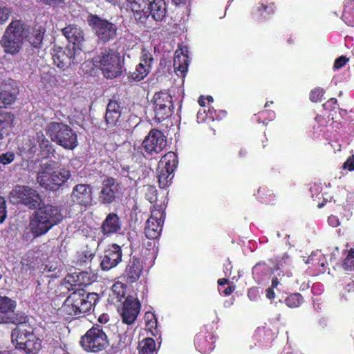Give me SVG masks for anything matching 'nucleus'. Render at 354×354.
<instances>
[{"label":"nucleus","mask_w":354,"mask_h":354,"mask_svg":"<svg viewBox=\"0 0 354 354\" xmlns=\"http://www.w3.org/2000/svg\"><path fill=\"white\" fill-rule=\"evenodd\" d=\"M44 28L36 26L30 30L29 27L21 20H13L7 27L1 45L4 50L10 54L17 53L25 41L35 48H38L43 41Z\"/></svg>","instance_id":"1"},{"label":"nucleus","mask_w":354,"mask_h":354,"mask_svg":"<svg viewBox=\"0 0 354 354\" xmlns=\"http://www.w3.org/2000/svg\"><path fill=\"white\" fill-rule=\"evenodd\" d=\"M77 275H67L64 279V285L68 289L70 288L74 291L66 299L62 305V310L71 316H77L90 311L95 305L98 295L95 292H86L82 288H76L75 278ZM78 286H80L78 284Z\"/></svg>","instance_id":"2"},{"label":"nucleus","mask_w":354,"mask_h":354,"mask_svg":"<svg viewBox=\"0 0 354 354\" xmlns=\"http://www.w3.org/2000/svg\"><path fill=\"white\" fill-rule=\"evenodd\" d=\"M63 218L59 207L46 205L39 207L30 218L28 227L34 237L46 234Z\"/></svg>","instance_id":"3"},{"label":"nucleus","mask_w":354,"mask_h":354,"mask_svg":"<svg viewBox=\"0 0 354 354\" xmlns=\"http://www.w3.org/2000/svg\"><path fill=\"white\" fill-rule=\"evenodd\" d=\"M71 176V171L65 168L55 170V162L48 160L40 165L37 181L42 187L55 190L62 186Z\"/></svg>","instance_id":"4"},{"label":"nucleus","mask_w":354,"mask_h":354,"mask_svg":"<svg viewBox=\"0 0 354 354\" xmlns=\"http://www.w3.org/2000/svg\"><path fill=\"white\" fill-rule=\"evenodd\" d=\"M46 131L53 142L65 149L73 150L78 145L77 133L65 123L51 122L46 125Z\"/></svg>","instance_id":"5"},{"label":"nucleus","mask_w":354,"mask_h":354,"mask_svg":"<svg viewBox=\"0 0 354 354\" xmlns=\"http://www.w3.org/2000/svg\"><path fill=\"white\" fill-rule=\"evenodd\" d=\"M93 63L107 79L115 78L123 72V59L120 53L113 49H104L93 58Z\"/></svg>","instance_id":"6"},{"label":"nucleus","mask_w":354,"mask_h":354,"mask_svg":"<svg viewBox=\"0 0 354 354\" xmlns=\"http://www.w3.org/2000/svg\"><path fill=\"white\" fill-rule=\"evenodd\" d=\"M80 344L87 352H98L106 348L109 342L103 327L95 325L82 337Z\"/></svg>","instance_id":"7"},{"label":"nucleus","mask_w":354,"mask_h":354,"mask_svg":"<svg viewBox=\"0 0 354 354\" xmlns=\"http://www.w3.org/2000/svg\"><path fill=\"white\" fill-rule=\"evenodd\" d=\"M177 164V156L174 152L169 151L162 157L158 162L157 169V177L160 187L165 188L171 184L174 177L173 172Z\"/></svg>","instance_id":"8"},{"label":"nucleus","mask_w":354,"mask_h":354,"mask_svg":"<svg viewBox=\"0 0 354 354\" xmlns=\"http://www.w3.org/2000/svg\"><path fill=\"white\" fill-rule=\"evenodd\" d=\"M88 23L101 42L106 43L115 37L117 27L108 20L97 15H91L88 17Z\"/></svg>","instance_id":"9"},{"label":"nucleus","mask_w":354,"mask_h":354,"mask_svg":"<svg viewBox=\"0 0 354 354\" xmlns=\"http://www.w3.org/2000/svg\"><path fill=\"white\" fill-rule=\"evenodd\" d=\"M167 146V139L159 130L151 129L145 137L142 147L147 155L154 156L160 153Z\"/></svg>","instance_id":"10"},{"label":"nucleus","mask_w":354,"mask_h":354,"mask_svg":"<svg viewBox=\"0 0 354 354\" xmlns=\"http://www.w3.org/2000/svg\"><path fill=\"white\" fill-rule=\"evenodd\" d=\"M165 213L160 206H153L151 216L146 222L145 233L149 239L159 237L164 223Z\"/></svg>","instance_id":"11"},{"label":"nucleus","mask_w":354,"mask_h":354,"mask_svg":"<svg viewBox=\"0 0 354 354\" xmlns=\"http://www.w3.org/2000/svg\"><path fill=\"white\" fill-rule=\"evenodd\" d=\"M153 102L155 117L158 121L164 120L171 114L174 105L171 96L168 93L163 91L156 93Z\"/></svg>","instance_id":"12"},{"label":"nucleus","mask_w":354,"mask_h":354,"mask_svg":"<svg viewBox=\"0 0 354 354\" xmlns=\"http://www.w3.org/2000/svg\"><path fill=\"white\" fill-rule=\"evenodd\" d=\"M12 194L18 199V202L30 209L37 208L43 202L37 191L28 186L18 187L14 189Z\"/></svg>","instance_id":"13"},{"label":"nucleus","mask_w":354,"mask_h":354,"mask_svg":"<svg viewBox=\"0 0 354 354\" xmlns=\"http://www.w3.org/2000/svg\"><path fill=\"white\" fill-rule=\"evenodd\" d=\"M27 317L24 315L18 317L17 326L11 335L12 343L17 348L21 349L28 339L29 335L33 333L32 327L26 322Z\"/></svg>","instance_id":"14"},{"label":"nucleus","mask_w":354,"mask_h":354,"mask_svg":"<svg viewBox=\"0 0 354 354\" xmlns=\"http://www.w3.org/2000/svg\"><path fill=\"white\" fill-rule=\"evenodd\" d=\"M50 147V141L45 138L42 131H39L35 135L30 136L20 147L21 151L29 154H35L39 149L48 151Z\"/></svg>","instance_id":"15"},{"label":"nucleus","mask_w":354,"mask_h":354,"mask_svg":"<svg viewBox=\"0 0 354 354\" xmlns=\"http://www.w3.org/2000/svg\"><path fill=\"white\" fill-rule=\"evenodd\" d=\"M71 198L75 203L81 206H91L93 201V189L89 185L78 184L73 189Z\"/></svg>","instance_id":"16"},{"label":"nucleus","mask_w":354,"mask_h":354,"mask_svg":"<svg viewBox=\"0 0 354 354\" xmlns=\"http://www.w3.org/2000/svg\"><path fill=\"white\" fill-rule=\"evenodd\" d=\"M122 252L118 244L111 245L104 252L100 266L103 270H109L122 261Z\"/></svg>","instance_id":"17"},{"label":"nucleus","mask_w":354,"mask_h":354,"mask_svg":"<svg viewBox=\"0 0 354 354\" xmlns=\"http://www.w3.org/2000/svg\"><path fill=\"white\" fill-rule=\"evenodd\" d=\"M140 312V303L137 299L128 297L121 309L120 315L124 323L131 324L136 320Z\"/></svg>","instance_id":"18"},{"label":"nucleus","mask_w":354,"mask_h":354,"mask_svg":"<svg viewBox=\"0 0 354 354\" xmlns=\"http://www.w3.org/2000/svg\"><path fill=\"white\" fill-rule=\"evenodd\" d=\"M16 307L15 301L7 297H0V324H17L18 323L17 315H10Z\"/></svg>","instance_id":"19"},{"label":"nucleus","mask_w":354,"mask_h":354,"mask_svg":"<svg viewBox=\"0 0 354 354\" xmlns=\"http://www.w3.org/2000/svg\"><path fill=\"white\" fill-rule=\"evenodd\" d=\"M118 184L115 179L108 178L103 180L102 187L99 194V200L102 204H110L115 199Z\"/></svg>","instance_id":"20"},{"label":"nucleus","mask_w":354,"mask_h":354,"mask_svg":"<svg viewBox=\"0 0 354 354\" xmlns=\"http://www.w3.org/2000/svg\"><path fill=\"white\" fill-rule=\"evenodd\" d=\"M143 270V263L139 259L132 257L129 259L124 276L128 283H133L138 281Z\"/></svg>","instance_id":"21"},{"label":"nucleus","mask_w":354,"mask_h":354,"mask_svg":"<svg viewBox=\"0 0 354 354\" xmlns=\"http://www.w3.org/2000/svg\"><path fill=\"white\" fill-rule=\"evenodd\" d=\"M62 33L69 42L77 46L80 50H82V46L84 41V35L83 30L74 25H70L62 29Z\"/></svg>","instance_id":"22"},{"label":"nucleus","mask_w":354,"mask_h":354,"mask_svg":"<svg viewBox=\"0 0 354 354\" xmlns=\"http://www.w3.org/2000/svg\"><path fill=\"white\" fill-rule=\"evenodd\" d=\"M121 228L122 223L115 213L109 214L102 225V232L106 236L118 232Z\"/></svg>","instance_id":"23"},{"label":"nucleus","mask_w":354,"mask_h":354,"mask_svg":"<svg viewBox=\"0 0 354 354\" xmlns=\"http://www.w3.org/2000/svg\"><path fill=\"white\" fill-rule=\"evenodd\" d=\"M66 53L62 48L54 49L52 57L55 64L60 69L64 70L68 68L71 63L75 62V57L71 55V53L68 50Z\"/></svg>","instance_id":"24"},{"label":"nucleus","mask_w":354,"mask_h":354,"mask_svg":"<svg viewBox=\"0 0 354 354\" xmlns=\"http://www.w3.org/2000/svg\"><path fill=\"white\" fill-rule=\"evenodd\" d=\"M127 1L137 20L141 21L149 16V0H127Z\"/></svg>","instance_id":"25"},{"label":"nucleus","mask_w":354,"mask_h":354,"mask_svg":"<svg viewBox=\"0 0 354 354\" xmlns=\"http://www.w3.org/2000/svg\"><path fill=\"white\" fill-rule=\"evenodd\" d=\"M187 50L180 48L175 52L174 58V67L176 73H180L184 76L188 68V56Z\"/></svg>","instance_id":"26"},{"label":"nucleus","mask_w":354,"mask_h":354,"mask_svg":"<svg viewBox=\"0 0 354 354\" xmlns=\"http://www.w3.org/2000/svg\"><path fill=\"white\" fill-rule=\"evenodd\" d=\"M149 14L156 21H162L167 13V6L165 0H153L149 3Z\"/></svg>","instance_id":"27"},{"label":"nucleus","mask_w":354,"mask_h":354,"mask_svg":"<svg viewBox=\"0 0 354 354\" xmlns=\"http://www.w3.org/2000/svg\"><path fill=\"white\" fill-rule=\"evenodd\" d=\"M41 348V339L32 333L29 335L28 339L25 342L21 348L28 354H36Z\"/></svg>","instance_id":"28"},{"label":"nucleus","mask_w":354,"mask_h":354,"mask_svg":"<svg viewBox=\"0 0 354 354\" xmlns=\"http://www.w3.org/2000/svg\"><path fill=\"white\" fill-rule=\"evenodd\" d=\"M149 66H143L142 64H138L135 71L131 73L129 75V79L139 82L142 80L149 73Z\"/></svg>","instance_id":"29"},{"label":"nucleus","mask_w":354,"mask_h":354,"mask_svg":"<svg viewBox=\"0 0 354 354\" xmlns=\"http://www.w3.org/2000/svg\"><path fill=\"white\" fill-rule=\"evenodd\" d=\"M140 354H153L156 351V343L153 339L147 337L139 344Z\"/></svg>","instance_id":"30"},{"label":"nucleus","mask_w":354,"mask_h":354,"mask_svg":"<svg viewBox=\"0 0 354 354\" xmlns=\"http://www.w3.org/2000/svg\"><path fill=\"white\" fill-rule=\"evenodd\" d=\"M14 115L9 112L0 111V129H5L12 125Z\"/></svg>","instance_id":"31"},{"label":"nucleus","mask_w":354,"mask_h":354,"mask_svg":"<svg viewBox=\"0 0 354 354\" xmlns=\"http://www.w3.org/2000/svg\"><path fill=\"white\" fill-rule=\"evenodd\" d=\"M285 302L290 308H297L301 304L302 297L299 293L292 294L286 299Z\"/></svg>","instance_id":"32"},{"label":"nucleus","mask_w":354,"mask_h":354,"mask_svg":"<svg viewBox=\"0 0 354 354\" xmlns=\"http://www.w3.org/2000/svg\"><path fill=\"white\" fill-rule=\"evenodd\" d=\"M15 95L10 92H0V108L4 105L11 104L15 102Z\"/></svg>","instance_id":"33"},{"label":"nucleus","mask_w":354,"mask_h":354,"mask_svg":"<svg viewBox=\"0 0 354 354\" xmlns=\"http://www.w3.org/2000/svg\"><path fill=\"white\" fill-rule=\"evenodd\" d=\"M343 268L346 271L354 270V250H351L345 259Z\"/></svg>","instance_id":"34"},{"label":"nucleus","mask_w":354,"mask_h":354,"mask_svg":"<svg viewBox=\"0 0 354 354\" xmlns=\"http://www.w3.org/2000/svg\"><path fill=\"white\" fill-rule=\"evenodd\" d=\"M153 62V58L152 55L146 50H142L140 58V63L139 64H142L143 66H149V71H151V64Z\"/></svg>","instance_id":"35"},{"label":"nucleus","mask_w":354,"mask_h":354,"mask_svg":"<svg viewBox=\"0 0 354 354\" xmlns=\"http://www.w3.org/2000/svg\"><path fill=\"white\" fill-rule=\"evenodd\" d=\"M120 117V112H111L106 113L105 119L107 124L110 126L117 125L119 118Z\"/></svg>","instance_id":"36"},{"label":"nucleus","mask_w":354,"mask_h":354,"mask_svg":"<svg viewBox=\"0 0 354 354\" xmlns=\"http://www.w3.org/2000/svg\"><path fill=\"white\" fill-rule=\"evenodd\" d=\"M145 197L151 203H153L156 201L157 190L154 186L148 185L145 187Z\"/></svg>","instance_id":"37"},{"label":"nucleus","mask_w":354,"mask_h":354,"mask_svg":"<svg viewBox=\"0 0 354 354\" xmlns=\"http://www.w3.org/2000/svg\"><path fill=\"white\" fill-rule=\"evenodd\" d=\"M12 13L10 8L0 6V24L6 22Z\"/></svg>","instance_id":"38"},{"label":"nucleus","mask_w":354,"mask_h":354,"mask_svg":"<svg viewBox=\"0 0 354 354\" xmlns=\"http://www.w3.org/2000/svg\"><path fill=\"white\" fill-rule=\"evenodd\" d=\"M324 94V90L322 88H316L310 93V99L312 102H317L322 100Z\"/></svg>","instance_id":"39"},{"label":"nucleus","mask_w":354,"mask_h":354,"mask_svg":"<svg viewBox=\"0 0 354 354\" xmlns=\"http://www.w3.org/2000/svg\"><path fill=\"white\" fill-rule=\"evenodd\" d=\"M15 155L12 152H7L0 156V163L8 165L14 160Z\"/></svg>","instance_id":"40"},{"label":"nucleus","mask_w":354,"mask_h":354,"mask_svg":"<svg viewBox=\"0 0 354 354\" xmlns=\"http://www.w3.org/2000/svg\"><path fill=\"white\" fill-rule=\"evenodd\" d=\"M6 217V201L0 196V223H2Z\"/></svg>","instance_id":"41"},{"label":"nucleus","mask_w":354,"mask_h":354,"mask_svg":"<svg viewBox=\"0 0 354 354\" xmlns=\"http://www.w3.org/2000/svg\"><path fill=\"white\" fill-rule=\"evenodd\" d=\"M120 112V106L117 101L115 100H110L107 105L106 113L111 112Z\"/></svg>","instance_id":"42"},{"label":"nucleus","mask_w":354,"mask_h":354,"mask_svg":"<svg viewBox=\"0 0 354 354\" xmlns=\"http://www.w3.org/2000/svg\"><path fill=\"white\" fill-rule=\"evenodd\" d=\"M347 61H348V59H346L345 57H344V56L339 57L335 62L334 68L339 69V68H342L343 66H344L346 64Z\"/></svg>","instance_id":"43"},{"label":"nucleus","mask_w":354,"mask_h":354,"mask_svg":"<svg viewBox=\"0 0 354 354\" xmlns=\"http://www.w3.org/2000/svg\"><path fill=\"white\" fill-rule=\"evenodd\" d=\"M38 2H41L42 3L50 5V6H59L63 3L62 0H36Z\"/></svg>","instance_id":"44"},{"label":"nucleus","mask_w":354,"mask_h":354,"mask_svg":"<svg viewBox=\"0 0 354 354\" xmlns=\"http://www.w3.org/2000/svg\"><path fill=\"white\" fill-rule=\"evenodd\" d=\"M113 292H116L118 290H119V292H118V297H122L124 294V287H123V285L122 283H115L113 286Z\"/></svg>","instance_id":"45"},{"label":"nucleus","mask_w":354,"mask_h":354,"mask_svg":"<svg viewBox=\"0 0 354 354\" xmlns=\"http://www.w3.org/2000/svg\"><path fill=\"white\" fill-rule=\"evenodd\" d=\"M328 224L332 227H337L339 225V219L335 216H330L328 218Z\"/></svg>","instance_id":"46"},{"label":"nucleus","mask_w":354,"mask_h":354,"mask_svg":"<svg viewBox=\"0 0 354 354\" xmlns=\"http://www.w3.org/2000/svg\"><path fill=\"white\" fill-rule=\"evenodd\" d=\"M344 168L348 169L349 171L354 169V161L349 158L344 164Z\"/></svg>","instance_id":"47"},{"label":"nucleus","mask_w":354,"mask_h":354,"mask_svg":"<svg viewBox=\"0 0 354 354\" xmlns=\"http://www.w3.org/2000/svg\"><path fill=\"white\" fill-rule=\"evenodd\" d=\"M275 296V294L272 290V288H268L267 290H266V297L267 298H268L269 299H272Z\"/></svg>","instance_id":"48"},{"label":"nucleus","mask_w":354,"mask_h":354,"mask_svg":"<svg viewBox=\"0 0 354 354\" xmlns=\"http://www.w3.org/2000/svg\"><path fill=\"white\" fill-rule=\"evenodd\" d=\"M337 103V100L335 98L330 99L326 104H324V107L332 106Z\"/></svg>","instance_id":"49"},{"label":"nucleus","mask_w":354,"mask_h":354,"mask_svg":"<svg viewBox=\"0 0 354 354\" xmlns=\"http://www.w3.org/2000/svg\"><path fill=\"white\" fill-rule=\"evenodd\" d=\"M147 325L149 329H151L153 326H156V320H154V321H152L151 319L148 320Z\"/></svg>","instance_id":"50"},{"label":"nucleus","mask_w":354,"mask_h":354,"mask_svg":"<svg viewBox=\"0 0 354 354\" xmlns=\"http://www.w3.org/2000/svg\"><path fill=\"white\" fill-rule=\"evenodd\" d=\"M279 283V281L277 277H274L272 279V288H277L278 284Z\"/></svg>","instance_id":"51"},{"label":"nucleus","mask_w":354,"mask_h":354,"mask_svg":"<svg viewBox=\"0 0 354 354\" xmlns=\"http://www.w3.org/2000/svg\"><path fill=\"white\" fill-rule=\"evenodd\" d=\"M234 290V288H232L230 286H228L227 288H226L225 289L224 294L225 295H230L233 292Z\"/></svg>","instance_id":"52"},{"label":"nucleus","mask_w":354,"mask_h":354,"mask_svg":"<svg viewBox=\"0 0 354 354\" xmlns=\"http://www.w3.org/2000/svg\"><path fill=\"white\" fill-rule=\"evenodd\" d=\"M227 283V279H220L218 281V283L219 286H223Z\"/></svg>","instance_id":"53"},{"label":"nucleus","mask_w":354,"mask_h":354,"mask_svg":"<svg viewBox=\"0 0 354 354\" xmlns=\"http://www.w3.org/2000/svg\"><path fill=\"white\" fill-rule=\"evenodd\" d=\"M105 1L113 4V5H117L120 2V0H105Z\"/></svg>","instance_id":"54"},{"label":"nucleus","mask_w":354,"mask_h":354,"mask_svg":"<svg viewBox=\"0 0 354 354\" xmlns=\"http://www.w3.org/2000/svg\"><path fill=\"white\" fill-rule=\"evenodd\" d=\"M198 103L201 106H205V100L203 98V97H201L198 100Z\"/></svg>","instance_id":"55"},{"label":"nucleus","mask_w":354,"mask_h":354,"mask_svg":"<svg viewBox=\"0 0 354 354\" xmlns=\"http://www.w3.org/2000/svg\"><path fill=\"white\" fill-rule=\"evenodd\" d=\"M176 4H180L182 3H185L187 0H173Z\"/></svg>","instance_id":"56"},{"label":"nucleus","mask_w":354,"mask_h":354,"mask_svg":"<svg viewBox=\"0 0 354 354\" xmlns=\"http://www.w3.org/2000/svg\"><path fill=\"white\" fill-rule=\"evenodd\" d=\"M56 269V268H54L53 266H50L48 268V272H52V271H55Z\"/></svg>","instance_id":"57"},{"label":"nucleus","mask_w":354,"mask_h":354,"mask_svg":"<svg viewBox=\"0 0 354 354\" xmlns=\"http://www.w3.org/2000/svg\"><path fill=\"white\" fill-rule=\"evenodd\" d=\"M146 317H147V319H149V317H151V318H153L154 316L153 314L146 313Z\"/></svg>","instance_id":"58"},{"label":"nucleus","mask_w":354,"mask_h":354,"mask_svg":"<svg viewBox=\"0 0 354 354\" xmlns=\"http://www.w3.org/2000/svg\"><path fill=\"white\" fill-rule=\"evenodd\" d=\"M207 100L210 102H213V97L210 95L207 96Z\"/></svg>","instance_id":"59"},{"label":"nucleus","mask_w":354,"mask_h":354,"mask_svg":"<svg viewBox=\"0 0 354 354\" xmlns=\"http://www.w3.org/2000/svg\"><path fill=\"white\" fill-rule=\"evenodd\" d=\"M273 102L272 101H270V102H267L265 104V107H268L269 106V105H270V104H272Z\"/></svg>","instance_id":"60"},{"label":"nucleus","mask_w":354,"mask_h":354,"mask_svg":"<svg viewBox=\"0 0 354 354\" xmlns=\"http://www.w3.org/2000/svg\"><path fill=\"white\" fill-rule=\"evenodd\" d=\"M232 268V266H230V263L225 267L226 270H230Z\"/></svg>","instance_id":"61"},{"label":"nucleus","mask_w":354,"mask_h":354,"mask_svg":"<svg viewBox=\"0 0 354 354\" xmlns=\"http://www.w3.org/2000/svg\"><path fill=\"white\" fill-rule=\"evenodd\" d=\"M261 8H262V9H263V10H266V6H264V5H261V8H259V10H260Z\"/></svg>","instance_id":"62"},{"label":"nucleus","mask_w":354,"mask_h":354,"mask_svg":"<svg viewBox=\"0 0 354 354\" xmlns=\"http://www.w3.org/2000/svg\"><path fill=\"white\" fill-rule=\"evenodd\" d=\"M252 290H250V291L248 292V297H249L250 298H251V294H252Z\"/></svg>","instance_id":"63"},{"label":"nucleus","mask_w":354,"mask_h":354,"mask_svg":"<svg viewBox=\"0 0 354 354\" xmlns=\"http://www.w3.org/2000/svg\"><path fill=\"white\" fill-rule=\"evenodd\" d=\"M99 321H100V322H102V321H103L102 317H100L99 318Z\"/></svg>","instance_id":"64"}]
</instances>
